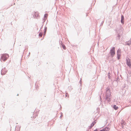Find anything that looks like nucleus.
Here are the masks:
<instances>
[{
    "label": "nucleus",
    "mask_w": 131,
    "mask_h": 131,
    "mask_svg": "<svg viewBox=\"0 0 131 131\" xmlns=\"http://www.w3.org/2000/svg\"><path fill=\"white\" fill-rule=\"evenodd\" d=\"M9 57V55L7 54H2L1 60L2 61H4L7 60Z\"/></svg>",
    "instance_id": "1"
},
{
    "label": "nucleus",
    "mask_w": 131,
    "mask_h": 131,
    "mask_svg": "<svg viewBox=\"0 0 131 131\" xmlns=\"http://www.w3.org/2000/svg\"><path fill=\"white\" fill-rule=\"evenodd\" d=\"M126 63L127 65L130 68H131V61L130 59L128 58H127L126 59Z\"/></svg>",
    "instance_id": "2"
},
{
    "label": "nucleus",
    "mask_w": 131,
    "mask_h": 131,
    "mask_svg": "<svg viewBox=\"0 0 131 131\" xmlns=\"http://www.w3.org/2000/svg\"><path fill=\"white\" fill-rule=\"evenodd\" d=\"M110 52L111 54V55L112 57H113L115 54V48L114 47H113L112 49H111Z\"/></svg>",
    "instance_id": "3"
},
{
    "label": "nucleus",
    "mask_w": 131,
    "mask_h": 131,
    "mask_svg": "<svg viewBox=\"0 0 131 131\" xmlns=\"http://www.w3.org/2000/svg\"><path fill=\"white\" fill-rule=\"evenodd\" d=\"M117 58L119 60L120 59L121 56V49H119L117 50Z\"/></svg>",
    "instance_id": "4"
},
{
    "label": "nucleus",
    "mask_w": 131,
    "mask_h": 131,
    "mask_svg": "<svg viewBox=\"0 0 131 131\" xmlns=\"http://www.w3.org/2000/svg\"><path fill=\"white\" fill-rule=\"evenodd\" d=\"M7 71L5 68H4L2 69L1 71V74L2 75H4L6 73Z\"/></svg>",
    "instance_id": "5"
},
{
    "label": "nucleus",
    "mask_w": 131,
    "mask_h": 131,
    "mask_svg": "<svg viewBox=\"0 0 131 131\" xmlns=\"http://www.w3.org/2000/svg\"><path fill=\"white\" fill-rule=\"evenodd\" d=\"M124 18L123 15L121 16V22L122 23L124 24Z\"/></svg>",
    "instance_id": "6"
},
{
    "label": "nucleus",
    "mask_w": 131,
    "mask_h": 131,
    "mask_svg": "<svg viewBox=\"0 0 131 131\" xmlns=\"http://www.w3.org/2000/svg\"><path fill=\"white\" fill-rule=\"evenodd\" d=\"M103 129L104 131H108L110 130V128L107 127H105Z\"/></svg>",
    "instance_id": "7"
},
{
    "label": "nucleus",
    "mask_w": 131,
    "mask_h": 131,
    "mask_svg": "<svg viewBox=\"0 0 131 131\" xmlns=\"http://www.w3.org/2000/svg\"><path fill=\"white\" fill-rule=\"evenodd\" d=\"M113 107L115 110H117L118 108V107L117 106H116L115 105H114Z\"/></svg>",
    "instance_id": "8"
},
{
    "label": "nucleus",
    "mask_w": 131,
    "mask_h": 131,
    "mask_svg": "<svg viewBox=\"0 0 131 131\" xmlns=\"http://www.w3.org/2000/svg\"><path fill=\"white\" fill-rule=\"evenodd\" d=\"M42 33H40L39 34V36L41 37L42 36Z\"/></svg>",
    "instance_id": "9"
},
{
    "label": "nucleus",
    "mask_w": 131,
    "mask_h": 131,
    "mask_svg": "<svg viewBox=\"0 0 131 131\" xmlns=\"http://www.w3.org/2000/svg\"><path fill=\"white\" fill-rule=\"evenodd\" d=\"M95 123V122H93L91 124V125L92 126L94 125Z\"/></svg>",
    "instance_id": "10"
},
{
    "label": "nucleus",
    "mask_w": 131,
    "mask_h": 131,
    "mask_svg": "<svg viewBox=\"0 0 131 131\" xmlns=\"http://www.w3.org/2000/svg\"><path fill=\"white\" fill-rule=\"evenodd\" d=\"M62 47L64 49H66V47L64 45H62Z\"/></svg>",
    "instance_id": "11"
},
{
    "label": "nucleus",
    "mask_w": 131,
    "mask_h": 131,
    "mask_svg": "<svg viewBox=\"0 0 131 131\" xmlns=\"http://www.w3.org/2000/svg\"><path fill=\"white\" fill-rule=\"evenodd\" d=\"M93 131H97V129H96V130H94Z\"/></svg>",
    "instance_id": "12"
}]
</instances>
